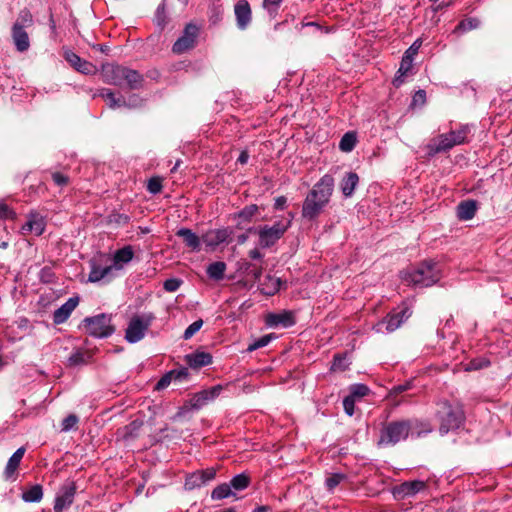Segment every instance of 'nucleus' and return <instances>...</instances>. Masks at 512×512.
<instances>
[{
  "label": "nucleus",
  "instance_id": "c03bdc74",
  "mask_svg": "<svg viewBox=\"0 0 512 512\" xmlns=\"http://www.w3.org/2000/svg\"><path fill=\"white\" fill-rule=\"evenodd\" d=\"M369 392V388L366 385L363 384H355L352 385L350 388V395L353 396V398H360L363 396H366Z\"/></svg>",
  "mask_w": 512,
  "mask_h": 512
},
{
  "label": "nucleus",
  "instance_id": "a878e982",
  "mask_svg": "<svg viewBox=\"0 0 512 512\" xmlns=\"http://www.w3.org/2000/svg\"><path fill=\"white\" fill-rule=\"evenodd\" d=\"M176 235L182 238L186 246L192 250H200V243L202 239L199 238L194 232H192V230L188 228H181L176 232Z\"/></svg>",
  "mask_w": 512,
  "mask_h": 512
},
{
  "label": "nucleus",
  "instance_id": "de8ad7c7",
  "mask_svg": "<svg viewBox=\"0 0 512 512\" xmlns=\"http://www.w3.org/2000/svg\"><path fill=\"white\" fill-rule=\"evenodd\" d=\"M203 325V320L199 319L190 324L184 332V339H190L196 332H198Z\"/></svg>",
  "mask_w": 512,
  "mask_h": 512
},
{
  "label": "nucleus",
  "instance_id": "f03ea898",
  "mask_svg": "<svg viewBox=\"0 0 512 512\" xmlns=\"http://www.w3.org/2000/svg\"><path fill=\"white\" fill-rule=\"evenodd\" d=\"M410 430L411 422L409 421L383 423L379 431L377 444L379 446L395 445L399 441L406 439Z\"/></svg>",
  "mask_w": 512,
  "mask_h": 512
},
{
  "label": "nucleus",
  "instance_id": "b1692460",
  "mask_svg": "<svg viewBox=\"0 0 512 512\" xmlns=\"http://www.w3.org/2000/svg\"><path fill=\"white\" fill-rule=\"evenodd\" d=\"M477 209V201H461L457 206V217L462 221L471 220L475 216Z\"/></svg>",
  "mask_w": 512,
  "mask_h": 512
},
{
  "label": "nucleus",
  "instance_id": "8fccbe9b",
  "mask_svg": "<svg viewBox=\"0 0 512 512\" xmlns=\"http://www.w3.org/2000/svg\"><path fill=\"white\" fill-rule=\"evenodd\" d=\"M147 189L152 194H157L162 190V183L159 177H153L148 181Z\"/></svg>",
  "mask_w": 512,
  "mask_h": 512
},
{
  "label": "nucleus",
  "instance_id": "58836bf2",
  "mask_svg": "<svg viewBox=\"0 0 512 512\" xmlns=\"http://www.w3.org/2000/svg\"><path fill=\"white\" fill-rule=\"evenodd\" d=\"M79 422L78 417L75 414H70L67 417H65L62 421V429L63 432H68L70 430L76 429L77 424Z\"/></svg>",
  "mask_w": 512,
  "mask_h": 512
},
{
  "label": "nucleus",
  "instance_id": "79ce46f5",
  "mask_svg": "<svg viewBox=\"0 0 512 512\" xmlns=\"http://www.w3.org/2000/svg\"><path fill=\"white\" fill-rule=\"evenodd\" d=\"M346 479V475L342 473H335L330 475L326 479V486L329 490L334 489L337 485H339L342 481Z\"/></svg>",
  "mask_w": 512,
  "mask_h": 512
},
{
  "label": "nucleus",
  "instance_id": "dca6fc26",
  "mask_svg": "<svg viewBox=\"0 0 512 512\" xmlns=\"http://www.w3.org/2000/svg\"><path fill=\"white\" fill-rule=\"evenodd\" d=\"M65 60L78 72L89 75L96 72V66L92 63L81 59L77 54L72 51H66L64 53Z\"/></svg>",
  "mask_w": 512,
  "mask_h": 512
},
{
  "label": "nucleus",
  "instance_id": "c9c22d12",
  "mask_svg": "<svg viewBox=\"0 0 512 512\" xmlns=\"http://www.w3.org/2000/svg\"><path fill=\"white\" fill-rule=\"evenodd\" d=\"M250 482V478L248 475L242 473L238 474L235 477L232 478L230 482V487L234 488L235 490H242L245 489Z\"/></svg>",
  "mask_w": 512,
  "mask_h": 512
},
{
  "label": "nucleus",
  "instance_id": "aec40b11",
  "mask_svg": "<svg viewBox=\"0 0 512 512\" xmlns=\"http://www.w3.org/2000/svg\"><path fill=\"white\" fill-rule=\"evenodd\" d=\"M222 391V386L217 385L211 387L210 389L203 390L197 394L192 399V406L195 408H200L205 405L207 402L214 400Z\"/></svg>",
  "mask_w": 512,
  "mask_h": 512
},
{
  "label": "nucleus",
  "instance_id": "69168bd1",
  "mask_svg": "<svg viewBox=\"0 0 512 512\" xmlns=\"http://www.w3.org/2000/svg\"><path fill=\"white\" fill-rule=\"evenodd\" d=\"M249 159V154L246 151H242L237 161L241 164H246Z\"/></svg>",
  "mask_w": 512,
  "mask_h": 512
},
{
  "label": "nucleus",
  "instance_id": "4be33fe9",
  "mask_svg": "<svg viewBox=\"0 0 512 512\" xmlns=\"http://www.w3.org/2000/svg\"><path fill=\"white\" fill-rule=\"evenodd\" d=\"M185 362L193 369H199L212 362V356L204 351H196L185 356Z\"/></svg>",
  "mask_w": 512,
  "mask_h": 512
},
{
  "label": "nucleus",
  "instance_id": "09e8293b",
  "mask_svg": "<svg viewBox=\"0 0 512 512\" xmlns=\"http://www.w3.org/2000/svg\"><path fill=\"white\" fill-rule=\"evenodd\" d=\"M101 96L108 102L110 108H115L121 105L120 99H116L114 93L109 89H104Z\"/></svg>",
  "mask_w": 512,
  "mask_h": 512
},
{
  "label": "nucleus",
  "instance_id": "473e14b6",
  "mask_svg": "<svg viewBox=\"0 0 512 512\" xmlns=\"http://www.w3.org/2000/svg\"><path fill=\"white\" fill-rule=\"evenodd\" d=\"M225 270L226 264L224 262L218 261L208 266L207 274L212 279L220 280L223 278Z\"/></svg>",
  "mask_w": 512,
  "mask_h": 512
},
{
  "label": "nucleus",
  "instance_id": "bb28decb",
  "mask_svg": "<svg viewBox=\"0 0 512 512\" xmlns=\"http://www.w3.org/2000/svg\"><path fill=\"white\" fill-rule=\"evenodd\" d=\"M133 250L130 246H126L116 251L113 257L112 266H115V270L119 271L123 268V265L130 262L133 258Z\"/></svg>",
  "mask_w": 512,
  "mask_h": 512
},
{
  "label": "nucleus",
  "instance_id": "39448f33",
  "mask_svg": "<svg viewBox=\"0 0 512 512\" xmlns=\"http://www.w3.org/2000/svg\"><path fill=\"white\" fill-rule=\"evenodd\" d=\"M111 315L98 314L93 317H87L83 320L84 327L88 334L97 338H106L112 335L115 331L114 326L111 324Z\"/></svg>",
  "mask_w": 512,
  "mask_h": 512
},
{
  "label": "nucleus",
  "instance_id": "774afa93",
  "mask_svg": "<svg viewBox=\"0 0 512 512\" xmlns=\"http://www.w3.org/2000/svg\"><path fill=\"white\" fill-rule=\"evenodd\" d=\"M246 240H247V235L242 234V235L238 236V242H239L240 244L245 243V242H246Z\"/></svg>",
  "mask_w": 512,
  "mask_h": 512
},
{
  "label": "nucleus",
  "instance_id": "864d4df0",
  "mask_svg": "<svg viewBox=\"0 0 512 512\" xmlns=\"http://www.w3.org/2000/svg\"><path fill=\"white\" fill-rule=\"evenodd\" d=\"M346 367H347L346 357L341 356V355H335L332 369L335 371L336 370L343 371L346 369Z\"/></svg>",
  "mask_w": 512,
  "mask_h": 512
},
{
  "label": "nucleus",
  "instance_id": "72a5a7b5",
  "mask_svg": "<svg viewBox=\"0 0 512 512\" xmlns=\"http://www.w3.org/2000/svg\"><path fill=\"white\" fill-rule=\"evenodd\" d=\"M43 491L40 485H34L27 491L23 492L22 499L25 502H39L42 499Z\"/></svg>",
  "mask_w": 512,
  "mask_h": 512
},
{
  "label": "nucleus",
  "instance_id": "5fc2aeb1",
  "mask_svg": "<svg viewBox=\"0 0 512 512\" xmlns=\"http://www.w3.org/2000/svg\"><path fill=\"white\" fill-rule=\"evenodd\" d=\"M343 407H344L345 412L349 416H352L354 414L355 399L353 398V396L348 395L347 397L344 398Z\"/></svg>",
  "mask_w": 512,
  "mask_h": 512
},
{
  "label": "nucleus",
  "instance_id": "4c0bfd02",
  "mask_svg": "<svg viewBox=\"0 0 512 512\" xmlns=\"http://www.w3.org/2000/svg\"><path fill=\"white\" fill-rule=\"evenodd\" d=\"M233 495V492L231 490V487L230 485L228 484H221L219 486H217L213 491H212V498L213 499H223V498H226V497H229Z\"/></svg>",
  "mask_w": 512,
  "mask_h": 512
},
{
  "label": "nucleus",
  "instance_id": "603ef678",
  "mask_svg": "<svg viewBox=\"0 0 512 512\" xmlns=\"http://www.w3.org/2000/svg\"><path fill=\"white\" fill-rule=\"evenodd\" d=\"M85 355H86L85 353L79 352V351L72 354L69 357L70 365L76 366V365H80V364H85L87 362Z\"/></svg>",
  "mask_w": 512,
  "mask_h": 512
},
{
  "label": "nucleus",
  "instance_id": "37998d69",
  "mask_svg": "<svg viewBox=\"0 0 512 512\" xmlns=\"http://www.w3.org/2000/svg\"><path fill=\"white\" fill-rule=\"evenodd\" d=\"M271 339H272V335L271 334L264 335L261 338L255 340L253 343L249 344L247 350L249 352H252L254 350L262 348V347L268 345L269 342L271 341Z\"/></svg>",
  "mask_w": 512,
  "mask_h": 512
},
{
  "label": "nucleus",
  "instance_id": "1a4fd4ad",
  "mask_svg": "<svg viewBox=\"0 0 512 512\" xmlns=\"http://www.w3.org/2000/svg\"><path fill=\"white\" fill-rule=\"evenodd\" d=\"M413 314L412 309L410 308H402L400 311H395L391 314H389L385 319L378 322L374 329L378 333H384V332H393L397 328L400 327V325L410 318Z\"/></svg>",
  "mask_w": 512,
  "mask_h": 512
},
{
  "label": "nucleus",
  "instance_id": "3c124183",
  "mask_svg": "<svg viewBox=\"0 0 512 512\" xmlns=\"http://www.w3.org/2000/svg\"><path fill=\"white\" fill-rule=\"evenodd\" d=\"M181 284H182V280H180L178 278H170L164 282L163 286L167 292H175L179 289Z\"/></svg>",
  "mask_w": 512,
  "mask_h": 512
},
{
  "label": "nucleus",
  "instance_id": "7ed1b4c3",
  "mask_svg": "<svg viewBox=\"0 0 512 512\" xmlns=\"http://www.w3.org/2000/svg\"><path fill=\"white\" fill-rule=\"evenodd\" d=\"M443 265L434 259H424L418 263V288L430 287L442 278Z\"/></svg>",
  "mask_w": 512,
  "mask_h": 512
},
{
  "label": "nucleus",
  "instance_id": "9b49d317",
  "mask_svg": "<svg viewBox=\"0 0 512 512\" xmlns=\"http://www.w3.org/2000/svg\"><path fill=\"white\" fill-rule=\"evenodd\" d=\"M416 55V42L411 44L409 49L406 51L405 56L403 57L400 67L397 71V75L393 80V84L396 87L402 85L408 78L412 80L411 69L413 66V58Z\"/></svg>",
  "mask_w": 512,
  "mask_h": 512
},
{
  "label": "nucleus",
  "instance_id": "0eeeda50",
  "mask_svg": "<svg viewBox=\"0 0 512 512\" xmlns=\"http://www.w3.org/2000/svg\"><path fill=\"white\" fill-rule=\"evenodd\" d=\"M290 226V221L286 223L278 221L272 226L263 225L257 228L259 236V245L262 248H269L273 246L287 231Z\"/></svg>",
  "mask_w": 512,
  "mask_h": 512
},
{
  "label": "nucleus",
  "instance_id": "ea45409f",
  "mask_svg": "<svg viewBox=\"0 0 512 512\" xmlns=\"http://www.w3.org/2000/svg\"><path fill=\"white\" fill-rule=\"evenodd\" d=\"M281 2L282 0H264L263 7L269 13V15L274 18L277 15Z\"/></svg>",
  "mask_w": 512,
  "mask_h": 512
},
{
  "label": "nucleus",
  "instance_id": "6ab92c4d",
  "mask_svg": "<svg viewBox=\"0 0 512 512\" xmlns=\"http://www.w3.org/2000/svg\"><path fill=\"white\" fill-rule=\"evenodd\" d=\"M79 303L78 297L69 298L60 308H58L53 315V320L56 324L65 322L72 311L77 307Z\"/></svg>",
  "mask_w": 512,
  "mask_h": 512
},
{
  "label": "nucleus",
  "instance_id": "a19ab883",
  "mask_svg": "<svg viewBox=\"0 0 512 512\" xmlns=\"http://www.w3.org/2000/svg\"><path fill=\"white\" fill-rule=\"evenodd\" d=\"M267 280L269 281L270 285L267 288L263 287L262 291L267 295H273L279 290L281 280L279 278H274L271 276H268Z\"/></svg>",
  "mask_w": 512,
  "mask_h": 512
},
{
  "label": "nucleus",
  "instance_id": "7c9ffc66",
  "mask_svg": "<svg viewBox=\"0 0 512 512\" xmlns=\"http://www.w3.org/2000/svg\"><path fill=\"white\" fill-rule=\"evenodd\" d=\"M143 78L136 71L126 68L124 74V86H127L130 89H138L142 84Z\"/></svg>",
  "mask_w": 512,
  "mask_h": 512
},
{
  "label": "nucleus",
  "instance_id": "13d9d810",
  "mask_svg": "<svg viewBox=\"0 0 512 512\" xmlns=\"http://www.w3.org/2000/svg\"><path fill=\"white\" fill-rule=\"evenodd\" d=\"M20 24H23L24 25V28L25 27H28V26H31L32 24V16L29 12L27 11H24V12H21L18 20H17Z\"/></svg>",
  "mask_w": 512,
  "mask_h": 512
},
{
  "label": "nucleus",
  "instance_id": "2eb2a0df",
  "mask_svg": "<svg viewBox=\"0 0 512 512\" xmlns=\"http://www.w3.org/2000/svg\"><path fill=\"white\" fill-rule=\"evenodd\" d=\"M75 492L76 487L74 483L64 485L56 497L54 504V512H62L63 510L68 508L73 502Z\"/></svg>",
  "mask_w": 512,
  "mask_h": 512
},
{
  "label": "nucleus",
  "instance_id": "6e6552de",
  "mask_svg": "<svg viewBox=\"0 0 512 512\" xmlns=\"http://www.w3.org/2000/svg\"><path fill=\"white\" fill-rule=\"evenodd\" d=\"M468 132V127H461L459 130L440 135L439 138L430 145V153L445 152L456 145L464 143Z\"/></svg>",
  "mask_w": 512,
  "mask_h": 512
},
{
  "label": "nucleus",
  "instance_id": "ddd939ff",
  "mask_svg": "<svg viewBox=\"0 0 512 512\" xmlns=\"http://www.w3.org/2000/svg\"><path fill=\"white\" fill-rule=\"evenodd\" d=\"M126 67L115 65V64H107L102 68L103 80L105 83L110 85H116L119 87H124V74Z\"/></svg>",
  "mask_w": 512,
  "mask_h": 512
},
{
  "label": "nucleus",
  "instance_id": "4468645a",
  "mask_svg": "<svg viewBox=\"0 0 512 512\" xmlns=\"http://www.w3.org/2000/svg\"><path fill=\"white\" fill-rule=\"evenodd\" d=\"M45 227L44 217L37 212H32L28 215L26 223L21 227V233L23 235L34 233L36 236H40L44 232Z\"/></svg>",
  "mask_w": 512,
  "mask_h": 512
},
{
  "label": "nucleus",
  "instance_id": "2f4dec72",
  "mask_svg": "<svg viewBox=\"0 0 512 512\" xmlns=\"http://www.w3.org/2000/svg\"><path fill=\"white\" fill-rule=\"evenodd\" d=\"M416 480L409 483H403L394 489V496L398 499H403L406 496H413L415 494Z\"/></svg>",
  "mask_w": 512,
  "mask_h": 512
},
{
  "label": "nucleus",
  "instance_id": "423d86ee",
  "mask_svg": "<svg viewBox=\"0 0 512 512\" xmlns=\"http://www.w3.org/2000/svg\"><path fill=\"white\" fill-rule=\"evenodd\" d=\"M154 319L155 316L153 313L134 316L127 326L125 339L130 343H136L143 339L145 332L148 330Z\"/></svg>",
  "mask_w": 512,
  "mask_h": 512
},
{
  "label": "nucleus",
  "instance_id": "6e6d98bb",
  "mask_svg": "<svg viewBox=\"0 0 512 512\" xmlns=\"http://www.w3.org/2000/svg\"><path fill=\"white\" fill-rule=\"evenodd\" d=\"M15 213L8 207L6 203L0 200V218H14Z\"/></svg>",
  "mask_w": 512,
  "mask_h": 512
},
{
  "label": "nucleus",
  "instance_id": "f3484780",
  "mask_svg": "<svg viewBox=\"0 0 512 512\" xmlns=\"http://www.w3.org/2000/svg\"><path fill=\"white\" fill-rule=\"evenodd\" d=\"M234 12L238 28L241 30L246 29L252 18V12L249 3L246 0L238 1L235 4Z\"/></svg>",
  "mask_w": 512,
  "mask_h": 512
},
{
  "label": "nucleus",
  "instance_id": "bf43d9fd",
  "mask_svg": "<svg viewBox=\"0 0 512 512\" xmlns=\"http://www.w3.org/2000/svg\"><path fill=\"white\" fill-rule=\"evenodd\" d=\"M199 473L203 474V478L205 479V483H206V482L214 479L216 471H215V469L211 468V469H207L204 471H199Z\"/></svg>",
  "mask_w": 512,
  "mask_h": 512
},
{
  "label": "nucleus",
  "instance_id": "338daca9",
  "mask_svg": "<svg viewBox=\"0 0 512 512\" xmlns=\"http://www.w3.org/2000/svg\"><path fill=\"white\" fill-rule=\"evenodd\" d=\"M432 430L431 426L427 425L424 429L419 430L417 432V435L420 436L422 433H428Z\"/></svg>",
  "mask_w": 512,
  "mask_h": 512
},
{
  "label": "nucleus",
  "instance_id": "393cba45",
  "mask_svg": "<svg viewBox=\"0 0 512 512\" xmlns=\"http://www.w3.org/2000/svg\"><path fill=\"white\" fill-rule=\"evenodd\" d=\"M25 454V448H18L13 455L9 458L8 463L6 465L4 476L6 479H10L15 474L17 468L20 465V462Z\"/></svg>",
  "mask_w": 512,
  "mask_h": 512
},
{
  "label": "nucleus",
  "instance_id": "a211bd4d",
  "mask_svg": "<svg viewBox=\"0 0 512 512\" xmlns=\"http://www.w3.org/2000/svg\"><path fill=\"white\" fill-rule=\"evenodd\" d=\"M12 39L19 52H25L30 47L28 33L24 29V25L16 21L12 27Z\"/></svg>",
  "mask_w": 512,
  "mask_h": 512
},
{
  "label": "nucleus",
  "instance_id": "c85d7f7f",
  "mask_svg": "<svg viewBox=\"0 0 512 512\" xmlns=\"http://www.w3.org/2000/svg\"><path fill=\"white\" fill-rule=\"evenodd\" d=\"M142 426V422L140 421H132L130 424L124 426L122 429L118 430V434L125 440H132L139 435V430Z\"/></svg>",
  "mask_w": 512,
  "mask_h": 512
},
{
  "label": "nucleus",
  "instance_id": "f704fd0d",
  "mask_svg": "<svg viewBox=\"0 0 512 512\" xmlns=\"http://www.w3.org/2000/svg\"><path fill=\"white\" fill-rule=\"evenodd\" d=\"M355 144H356L355 135L353 133L348 132L342 137V139L339 143V148L344 152H350L355 147Z\"/></svg>",
  "mask_w": 512,
  "mask_h": 512
},
{
  "label": "nucleus",
  "instance_id": "f8f14e48",
  "mask_svg": "<svg viewBox=\"0 0 512 512\" xmlns=\"http://www.w3.org/2000/svg\"><path fill=\"white\" fill-rule=\"evenodd\" d=\"M115 272V266H112V264L102 266L97 260H92L88 281L92 283L102 280L109 282L115 277Z\"/></svg>",
  "mask_w": 512,
  "mask_h": 512
},
{
  "label": "nucleus",
  "instance_id": "cd10ccee",
  "mask_svg": "<svg viewBox=\"0 0 512 512\" xmlns=\"http://www.w3.org/2000/svg\"><path fill=\"white\" fill-rule=\"evenodd\" d=\"M359 177L354 172L346 173V175L343 177L340 188L345 197H350L356 186L358 185Z\"/></svg>",
  "mask_w": 512,
  "mask_h": 512
},
{
  "label": "nucleus",
  "instance_id": "0e129e2a",
  "mask_svg": "<svg viewBox=\"0 0 512 512\" xmlns=\"http://www.w3.org/2000/svg\"><path fill=\"white\" fill-rule=\"evenodd\" d=\"M286 204V198L283 196H280L275 201V208L276 209H283Z\"/></svg>",
  "mask_w": 512,
  "mask_h": 512
},
{
  "label": "nucleus",
  "instance_id": "680f3d73",
  "mask_svg": "<svg viewBox=\"0 0 512 512\" xmlns=\"http://www.w3.org/2000/svg\"><path fill=\"white\" fill-rule=\"evenodd\" d=\"M249 257L251 259H261L263 257L262 253L259 251V249L257 248H254L252 250L249 251Z\"/></svg>",
  "mask_w": 512,
  "mask_h": 512
},
{
  "label": "nucleus",
  "instance_id": "5701e85b",
  "mask_svg": "<svg viewBox=\"0 0 512 512\" xmlns=\"http://www.w3.org/2000/svg\"><path fill=\"white\" fill-rule=\"evenodd\" d=\"M229 235L230 232L227 229L210 230L206 232L201 239L207 246L216 247L225 242Z\"/></svg>",
  "mask_w": 512,
  "mask_h": 512
},
{
  "label": "nucleus",
  "instance_id": "4d7b16f0",
  "mask_svg": "<svg viewBox=\"0 0 512 512\" xmlns=\"http://www.w3.org/2000/svg\"><path fill=\"white\" fill-rule=\"evenodd\" d=\"M52 179L58 186H65L69 182V178L59 172H54L52 174Z\"/></svg>",
  "mask_w": 512,
  "mask_h": 512
},
{
  "label": "nucleus",
  "instance_id": "49530a36",
  "mask_svg": "<svg viewBox=\"0 0 512 512\" xmlns=\"http://www.w3.org/2000/svg\"><path fill=\"white\" fill-rule=\"evenodd\" d=\"M258 211V206L255 204L246 206L239 212V217L245 221H249Z\"/></svg>",
  "mask_w": 512,
  "mask_h": 512
},
{
  "label": "nucleus",
  "instance_id": "e433bc0d",
  "mask_svg": "<svg viewBox=\"0 0 512 512\" xmlns=\"http://www.w3.org/2000/svg\"><path fill=\"white\" fill-rule=\"evenodd\" d=\"M205 484V479L203 478V474H200L199 471L191 474L185 482V487L187 489H194L201 485Z\"/></svg>",
  "mask_w": 512,
  "mask_h": 512
},
{
  "label": "nucleus",
  "instance_id": "a18cd8bd",
  "mask_svg": "<svg viewBox=\"0 0 512 512\" xmlns=\"http://www.w3.org/2000/svg\"><path fill=\"white\" fill-rule=\"evenodd\" d=\"M244 266L248 275H250L254 279V281H260L263 271L262 267H257L256 265L251 263H245Z\"/></svg>",
  "mask_w": 512,
  "mask_h": 512
},
{
  "label": "nucleus",
  "instance_id": "9d476101",
  "mask_svg": "<svg viewBox=\"0 0 512 512\" xmlns=\"http://www.w3.org/2000/svg\"><path fill=\"white\" fill-rule=\"evenodd\" d=\"M198 34L199 28L195 24H187L182 36L174 43L172 51L176 54H182L192 49L196 44Z\"/></svg>",
  "mask_w": 512,
  "mask_h": 512
},
{
  "label": "nucleus",
  "instance_id": "e2e57ef3",
  "mask_svg": "<svg viewBox=\"0 0 512 512\" xmlns=\"http://www.w3.org/2000/svg\"><path fill=\"white\" fill-rule=\"evenodd\" d=\"M426 103V91L418 89V105H424Z\"/></svg>",
  "mask_w": 512,
  "mask_h": 512
},
{
  "label": "nucleus",
  "instance_id": "c756f323",
  "mask_svg": "<svg viewBox=\"0 0 512 512\" xmlns=\"http://www.w3.org/2000/svg\"><path fill=\"white\" fill-rule=\"evenodd\" d=\"M188 372L186 369H181L179 371H170L165 374L156 384V389L161 390L166 388L172 381V379H182L187 377Z\"/></svg>",
  "mask_w": 512,
  "mask_h": 512
},
{
  "label": "nucleus",
  "instance_id": "052dcab7",
  "mask_svg": "<svg viewBox=\"0 0 512 512\" xmlns=\"http://www.w3.org/2000/svg\"><path fill=\"white\" fill-rule=\"evenodd\" d=\"M410 384H411V382H408V383H406L404 385L395 386L392 389L391 393H395V394L402 393V392L406 391L410 387Z\"/></svg>",
  "mask_w": 512,
  "mask_h": 512
},
{
  "label": "nucleus",
  "instance_id": "412c9836",
  "mask_svg": "<svg viewBox=\"0 0 512 512\" xmlns=\"http://www.w3.org/2000/svg\"><path fill=\"white\" fill-rule=\"evenodd\" d=\"M267 324L287 328L295 324V318L293 313L289 311L272 313L267 316Z\"/></svg>",
  "mask_w": 512,
  "mask_h": 512
},
{
  "label": "nucleus",
  "instance_id": "20e7f679",
  "mask_svg": "<svg viewBox=\"0 0 512 512\" xmlns=\"http://www.w3.org/2000/svg\"><path fill=\"white\" fill-rule=\"evenodd\" d=\"M442 410H439L440 415V432L442 434L448 433L460 427L464 421V412L459 406H452L448 402L442 403Z\"/></svg>",
  "mask_w": 512,
  "mask_h": 512
},
{
  "label": "nucleus",
  "instance_id": "f257e3e1",
  "mask_svg": "<svg viewBox=\"0 0 512 512\" xmlns=\"http://www.w3.org/2000/svg\"><path fill=\"white\" fill-rule=\"evenodd\" d=\"M333 188V177L324 175L307 194L302 206V217L308 220L317 218L329 203Z\"/></svg>",
  "mask_w": 512,
  "mask_h": 512
}]
</instances>
